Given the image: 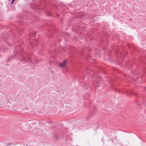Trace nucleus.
<instances>
[{
  "label": "nucleus",
  "instance_id": "1",
  "mask_svg": "<svg viewBox=\"0 0 146 146\" xmlns=\"http://www.w3.org/2000/svg\"><path fill=\"white\" fill-rule=\"evenodd\" d=\"M18 60L21 62L23 63V64H24L25 62L29 63L30 64L32 63L31 58L29 56H25L21 55V57L19 58Z\"/></svg>",
  "mask_w": 146,
  "mask_h": 146
},
{
  "label": "nucleus",
  "instance_id": "2",
  "mask_svg": "<svg viewBox=\"0 0 146 146\" xmlns=\"http://www.w3.org/2000/svg\"><path fill=\"white\" fill-rule=\"evenodd\" d=\"M33 131L36 132L38 135H42L43 134V131L40 130H38L37 131H36L34 129L33 130Z\"/></svg>",
  "mask_w": 146,
  "mask_h": 146
},
{
  "label": "nucleus",
  "instance_id": "3",
  "mask_svg": "<svg viewBox=\"0 0 146 146\" xmlns=\"http://www.w3.org/2000/svg\"><path fill=\"white\" fill-rule=\"evenodd\" d=\"M67 62L65 60L62 63L60 64V67H63L65 66V65Z\"/></svg>",
  "mask_w": 146,
  "mask_h": 146
},
{
  "label": "nucleus",
  "instance_id": "4",
  "mask_svg": "<svg viewBox=\"0 0 146 146\" xmlns=\"http://www.w3.org/2000/svg\"><path fill=\"white\" fill-rule=\"evenodd\" d=\"M15 56H15V54L13 56H11L10 58H9L8 59H7V62H9V61H10L11 60V59H13V58H14V57Z\"/></svg>",
  "mask_w": 146,
  "mask_h": 146
},
{
  "label": "nucleus",
  "instance_id": "5",
  "mask_svg": "<svg viewBox=\"0 0 146 146\" xmlns=\"http://www.w3.org/2000/svg\"><path fill=\"white\" fill-rule=\"evenodd\" d=\"M92 78H96V80H97V83H98V82H99V81L98 80H99V79H100V78L98 76H93L92 77Z\"/></svg>",
  "mask_w": 146,
  "mask_h": 146
},
{
  "label": "nucleus",
  "instance_id": "6",
  "mask_svg": "<svg viewBox=\"0 0 146 146\" xmlns=\"http://www.w3.org/2000/svg\"><path fill=\"white\" fill-rule=\"evenodd\" d=\"M36 42L35 41L33 43L32 42H31V44L32 45H34L36 44Z\"/></svg>",
  "mask_w": 146,
  "mask_h": 146
},
{
  "label": "nucleus",
  "instance_id": "7",
  "mask_svg": "<svg viewBox=\"0 0 146 146\" xmlns=\"http://www.w3.org/2000/svg\"><path fill=\"white\" fill-rule=\"evenodd\" d=\"M36 34V33L35 32H33L32 34L31 35H32L33 36H35Z\"/></svg>",
  "mask_w": 146,
  "mask_h": 146
},
{
  "label": "nucleus",
  "instance_id": "8",
  "mask_svg": "<svg viewBox=\"0 0 146 146\" xmlns=\"http://www.w3.org/2000/svg\"><path fill=\"white\" fill-rule=\"evenodd\" d=\"M12 144L10 143H9L7 144V146H11V145Z\"/></svg>",
  "mask_w": 146,
  "mask_h": 146
},
{
  "label": "nucleus",
  "instance_id": "9",
  "mask_svg": "<svg viewBox=\"0 0 146 146\" xmlns=\"http://www.w3.org/2000/svg\"><path fill=\"white\" fill-rule=\"evenodd\" d=\"M15 0H12V2H11V4H13L14 3V2Z\"/></svg>",
  "mask_w": 146,
  "mask_h": 146
},
{
  "label": "nucleus",
  "instance_id": "10",
  "mask_svg": "<svg viewBox=\"0 0 146 146\" xmlns=\"http://www.w3.org/2000/svg\"><path fill=\"white\" fill-rule=\"evenodd\" d=\"M129 94H131V95H132L133 94V93H132V92H129Z\"/></svg>",
  "mask_w": 146,
  "mask_h": 146
},
{
  "label": "nucleus",
  "instance_id": "11",
  "mask_svg": "<svg viewBox=\"0 0 146 146\" xmlns=\"http://www.w3.org/2000/svg\"><path fill=\"white\" fill-rule=\"evenodd\" d=\"M86 70H86V73H87V72H88V70H87V69Z\"/></svg>",
  "mask_w": 146,
  "mask_h": 146
},
{
  "label": "nucleus",
  "instance_id": "12",
  "mask_svg": "<svg viewBox=\"0 0 146 146\" xmlns=\"http://www.w3.org/2000/svg\"><path fill=\"white\" fill-rule=\"evenodd\" d=\"M76 30H78V29H76Z\"/></svg>",
  "mask_w": 146,
  "mask_h": 146
},
{
  "label": "nucleus",
  "instance_id": "13",
  "mask_svg": "<svg viewBox=\"0 0 146 146\" xmlns=\"http://www.w3.org/2000/svg\"><path fill=\"white\" fill-rule=\"evenodd\" d=\"M19 53V52H18L17 53V54H18Z\"/></svg>",
  "mask_w": 146,
  "mask_h": 146
},
{
  "label": "nucleus",
  "instance_id": "14",
  "mask_svg": "<svg viewBox=\"0 0 146 146\" xmlns=\"http://www.w3.org/2000/svg\"><path fill=\"white\" fill-rule=\"evenodd\" d=\"M51 72L52 73L53 72V71H52Z\"/></svg>",
  "mask_w": 146,
  "mask_h": 146
},
{
  "label": "nucleus",
  "instance_id": "15",
  "mask_svg": "<svg viewBox=\"0 0 146 146\" xmlns=\"http://www.w3.org/2000/svg\"><path fill=\"white\" fill-rule=\"evenodd\" d=\"M48 15H49V16H50V14H49Z\"/></svg>",
  "mask_w": 146,
  "mask_h": 146
}]
</instances>
